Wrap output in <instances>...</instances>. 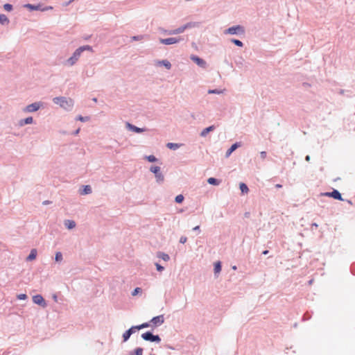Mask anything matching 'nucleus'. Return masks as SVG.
Wrapping results in <instances>:
<instances>
[{
  "instance_id": "obj_17",
  "label": "nucleus",
  "mask_w": 355,
  "mask_h": 355,
  "mask_svg": "<svg viewBox=\"0 0 355 355\" xmlns=\"http://www.w3.org/2000/svg\"><path fill=\"white\" fill-rule=\"evenodd\" d=\"M214 130V125H211V126H209V127H208V128H205V129L202 131V132H201L200 135H201L202 137H205V136H206V135H207L210 131H212V130Z\"/></svg>"
},
{
  "instance_id": "obj_3",
  "label": "nucleus",
  "mask_w": 355,
  "mask_h": 355,
  "mask_svg": "<svg viewBox=\"0 0 355 355\" xmlns=\"http://www.w3.org/2000/svg\"><path fill=\"white\" fill-rule=\"evenodd\" d=\"M141 337L145 340H148L151 342H160L161 339L159 336H154L150 332H146L142 334Z\"/></svg>"
},
{
  "instance_id": "obj_50",
  "label": "nucleus",
  "mask_w": 355,
  "mask_h": 355,
  "mask_svg": "<svg viewBox=\"0 0 355 355\" xmlns=\"http://www.w3.org/2000/svg\"><path fill=\"white\" fill-rule=\"evenodd\" d=\"M234 270H236V266H233L232 268Z\"/></svg>"
},
{
  "instance_id": "obj_4",
  "label": "nucleus",
  "mask_w": 355,
  "mask_h": 355,
  "mask_svg": "<svg viewBox=\"0 0 355 355\" xmlns=\"http://www.w3.org/2000/svg\"><path fill=\"white\" fill-rule=\"evenodd\" d=\"M243 33L244 29L242 26H241L239 25L230 27L225 31V33L232 34V35H234V34H237V33Z\"/></svg>"
},
{
  "instance_id": "obj_25",
  "label": "nucleus",
  "mask_w": 355,
  "mask_h": 355,
  "mask_svg": "<svg viewBox=\"0 0 355 355\" xmlns=\"http://www.w3.org/2000/svg\"><path fill=\"white\" fill-rule=\"evenodd\" d=\"M33 117L29 116V117L26 118L23 121H21L20 124L21 125L31 124L33 123Z\"/></svg>"
},
{
  "instance_id": "obj_6",
  "label": "nucleus",
  "mask_w": 355,
  "mask_h": 355,
  "mask_svg": "<svg viewBox=\"0 0 355 355\" xmlns=\"http://www.w3.org/2000/svg\"><path fill=\"white\" fill-rule=\"evenodd\" d=\"M322 195L325 196L334 198V199H336V200H343L341 194L339 193L338 191L335 190V189L331 192H326L324 193H322Z\"/></svg>"
},
{
  "instance_id": "obj_12",
  "label": "nucleus",
  "mask_w": 355,
  "mask_h": 355,
  "mask_svg": "<svg viewBox=\"0 0 355 355\" xmlns=\"http://www.w3.org/2000/svg\"><path fill=\"white\" fill-rule=\"evenodd\" d=\"M151 322L153 324H154L155 325H157V324L160 325V324H162L164 322L163 315H158V316L154 317L151 320Z\"/></svg>"
},
{
  "instance_id": "obj_11",
  "label": "nucleus",
  "mask_w": 355,
  "mask_h": 355,
  "mask_svg": "<svg viewBox=\"0 0 355 355\" xmlns=\"http://www.w3.org/2000/svg\"><path fill=\"white\" fill-rule=\"evenodd\" d=\"M33 301L35 304H40V305H45L44 298L40 295H37L33 296Z\"/></svg>"
},
{
  "instance_id": "obj_19",
  "label": "nucleus",
  "mask_w": 355,
  "mask_h": 355,
  "mask_svg": "<svg viewBox=\"0 0 355 355\" xmlns=\"http://www.w3.org/2000/svg\"><path fill=\"white\" fill-rule=\"evenodd\" d=\"M0 23L1 24H8L9 23V19L5 15L0 14Z\"/></svg>"
},
{
  "instance_id": "obj_47",
  "label": "nucleus",
  "mask_w": 355,
  "mask_h": 355,
  "mask_svg": "<svg viewBox=\"0 0 355 355\" xmlns=\"http://www.w3.org/2000/svg\"><path fill=\"white\" fill-rule=\"evenodd\" d=\"M268 253V250H265L263 252V254H267Z\"/></svg>"
},
{
  "instance_id": "obj_48",
  "label": "nucleus",
  "mask_w": 355,
  "mask_h": 355,
  "mask_svg": "<svg viewBox=\"0 0 355 355\" xmlns=\"http://www.w3.org/2000/svg\"><path fill=\"white\" fill-rule=\"evenodd\" d=\"M79 131H80V129H78V130L75 132V135H78V132H79Z\"/></svg>"
},
{
  "instance_id": "obj_29",
  "label": "nucleus",
  "mask_w": 355,
  "mask_h": 355,
  "mask_svg": "<svg viewBox=\"0 0 355 355\" xmlns=\"http://www.w3.org/2000/svg\"><path fill=\"white\" fill-rule=\"evenodd\" d=\"M25 7L29 8L31 10H38L39 9V6H34V5L29 4V3L28 4H26Z\"/></svg>"
},
{
  "instance_id": "obj_7",
  "label": "nucleus",
  "mask_w": 355,
  "mask_h": 355,
  "mask_svg": "<svg viewBox=\"0 0 355 355\" xmlns=\"http://www.w3.org/2000/svg\"><path fill=\"white\" fill-rule=\"evenodd\" d=\"M150 171L155 175V177L157 178V180L162 181L164 180V177L160 173V168L159 166H151Z\"/></svg>"
},
{
  "instance_id": "obj_42",
  "label": "nucleus",
  "mask_w": 355,
  "mask_h": 355,
  "mask_svg": "<svg viewBox=\"0 0 355 355\" xmlns=\"http://www.w3.org/2000/svg\"><path fill=\"white\" fill-rule=\"evenodd\" d=\"M260 156H261V159H264L266 157V152L261 151L260 153Z\"/></svg>"
},
{
  "instance_id": "obj_49",
  "label": "nucleus",
  "mask_w": 355,
  "mask_h": 355,
  "mask_svg": "<svg viewBox=\"0 0 355 355\" xmlns=\"http://www.w3.org/2000/svg\"><path fill=\"white\" fill-rule=\"evenodd\" d=\"M309 159H310L309 156V155H307V156L306 157V159L307 161H309Z\"/></svg>"
},
{
  "instance_id": "obj_34",
  "label": "nucleus",
  "mask_w": 355,
  "mask_h": 355,
  "mask_svg": "<svg viewBox=\"0 0 355 355\" xmlns=\"http://www.w3.org/2000/svg\"><path fill=\"white\" fill-rule=\"evenodd\" d=\"M77 120L80 121L82 122H85V121H89V116L84 117V116H78L77 117Z\"/></svg>"
},
{
  "instance_id": "obj_1",
  "label": "nucleus",
  "mask_w": 355,
  "mask_h": 355,
  "mask_svg": "<svg viewBox=\"0 0 355 355\" xmlns=\"http://www.w3.org/2000/svg\"><path fill=\"white\" fill-rule=\"evenodd\" d=\"M54 103L59 105L64 110H70L73 106V101L65 97H55L53 99Z\"/></svg>"
},
{
  "instance_id": "obj_46",
  "label": "nucleus",
  "mask_w": 355,
  "mask_h": 355,
  "mask_svg": "<svg viewBox=\"0 0 355 355\" xmlns=\"http://www.w3.org/2000/svg\"><path fill=\"white\" fill-rule=\"evenodd\" d=\"M139 38L141 39L142 37L141 36V37H133V40H138Z\"/></svg>"
},
{
  "instance_id": "obj_30",
  "label": "nucleus",
  "mask_w": 355,
  "mask_h": 355,
  "mask_svg": "<svg viewBox=\"0 0 355 355\" xmlns=\"http://www.w3.org/2000/svg\"><path fill=\"white\" fill-rule=\"evenodd\" d=\"M55 259L56 261H61L62 260V253L60 252H56Z\"/></svg>"
},
{
  "instance_id": "obj_9",
  "label": "nucleus",
  "mask_w": 355,
  "mask_h": 355,
  "mask_svg": "<svg viewBox=\"0 0 355 355\" xmlns=\"http://www.w3.org/2000/svg\"><path fill=\"white\" fill-rule=\"evenodd\" d=\"M41 104L40 103H34L28 105L25 110L28 112H35L40 109Z\"/></svg>"
},
{
  "instance_id": "obj_31",
  "label": "nucleus",
  "mask_w": 355,
  "mask_h": 355,
  "mask_svg": "<svg viewBox=\"0 0 355 355\" xmlns=\"http://www.w3.org/2000/svg\"><path fill=\"white\" fill-rule=\"evenodd\" d=\"M161 64H162L164 67H166L168 69H171V63L167 60H162L160 62Z\"/></svg>"
},
{
  "instance_id": "obj_21",
  "label": "nucleus",
  "mask_w": 355,
  "mask_h": 355,
  "mask_svg": "<svg viewBox=\"0 0 355 355\" xmlns=\"http://www.w3.org/2000/svg\"><path fill=\"white\" fill-rule=\"evenodd\" d=\"M239 187L243 193H247L249 191L248 187L245 183H240Z\"/></svg>"
},
{
  "instance_id": "obj_27",
  "label": "nucleus",
  "mask_w": 355,
  "mask_h": 355,
  "mask_svg": "<svg viewBox=\"0 0 355 355\" xmlns=\"http://www.w3.org/2000/svg\"><path fill=\"white\" fill-rule=\"evenodd\" d=\"M91 192H92L91 187L89 186V185H86L84 187V190H83V191L81 193L82 194H88V193H90Z\"/></svg>"
},
{
  "instance_id": "obj_8",
  "label": "nucleus",
  "mask_w": 355,
  "mask_h": 355,
  "mask_svg": "<svg viewBox=\"0 0 355 355\" xmlns=\"http://www.w3.org/2000/svg\"><path fill=\"white\" fill-rule=\"evenodd\" d=\"M180 39H176L175 37H169L166 39H160V42L166 45L173 44L178 42Z\"/></svg>"
},
{
  "instance_id": "obj_23",
  "label": "nucleus",
  "mask_w": 355,
  "mask_h": 355,
  "mask_svg": "<svg viewBox=\"0 0 355 355\" xmlns=\"http://www.w3.org/2000/svg\"><path fill=\"white\" fill-rule=\"evenodd\" d=\"M221 270V264L220 261L216 262L214 264L215 273H219Z\"/></svg>"
},
{
  "instance_id": "obj_38",
  "label": "nucleus",
  "mask_w": 355,
  "mask_h": 355,
  "mask_svg": "<svg viewBox=\"0 0 355 355\" xmlns=\"http://www.w3.org/2000/svg\"><path fill=\"white\" fill-rule=\"evenodd\" d=\"M223 92L220 91V90H218V89H209L208 91V93L209 94H221Z\"/></svg>"
},
{
  "instance_id": "obj_13",
  "label": "nucleus",
  "mask_w": 355,
  "mask_h": 355,
  "mask_svg": "<svg viewBox=\"0 0 355 355\" xmlns=\"http://www.w3.org/2000/svg\"><path fill=\"white\" fill-rule=\"evenodd\" d=\"M135 328H133V327H132L130 329H129L128 330H127L123 334V340L124 341H127L130 336H131L132 334H133L135 332Z\"/></svg>"
},
{
  "instance_id": "obj_20",
  "label": "nucleus",
  "mask_w": 355,
  "mask_h": 355,
  "mask_svg": "<svg viewBox=\"0 0 355 355\" xmlns=\"http://www.w3.org/2000/svg\"><path fill=\"white\" fill-rule=\"evenodd\" d=\"M207 182L210 184L218 185L220 184V181L214 178H209L207 180Z\"/></svg>"
},
{
  "instance_id": "obj_16",
  "label": "nucleus",
  "mask_w": 355,
  "mask_h": 355,
  "mask_svg": "<svg viewBox=\"0 0 355 355\" xmlns=\"http://www.w3.org/2000/svg\"><path fill=\"white\" fill-rule=\"evenodd\" d=\"M64 225L68 229H73L76 226V223L73 220H67L64 221Z\"/></svg>"
},
{
  "instance_id": "obj_39",
  "label": "nucleus",
  "mask_w": 355,
  "mask_h": 355,
  "mask_svg": "<svg viewBox=\"0 0 355 355\" xmlns=\"http://www.w3.org/2000/svg\"><path fill=\"white\" fill-rule=\"evenodd\" d=\"M141 288H139V287H137V288H136L133 291V292H132V295L133 296H135V295H137L139 293H140V292H141Z\"/></svg>"
},
{
  "instance_id": "obj_45",
  "label": "nucleus",
  "mask_w": 355,
  "mask_h": 355,
  "mask_svg": "<svg viewBox=\"0 0 355 355\" xmlns=\"http://www.w3.org/2000/svg\"><path fill=\"white\" fill-rule=\"evenodd\" d=\"M282 184H277L275 185V187H276V188H278V189H279V188H282Z\"/></svg>"
},
{
  "instance_id": "obj_15",
  "label": "nucleus",
  "mask_w": 355,
  "mask_h": 355,
  "mask_svg": "<svg viewBox=\"0 0 355 355\" xmlns=\"http://www.w3.org/2000/svg\"><path fill=\"white\" fill-rule=\"evenodd\" d=\"M239 145L237 143L234 144L226 152V157H229L232 153V152L239 147Z\"/></svg>"
},
{
  "instance_id": "obj_14",
  "label": "nucleus",
  "mask_w": 355,
  "mask_h": 355,
  "mask_svg": "<svg viewBox=\"0 0 355 355\" xmlns=\"http://www.w3.org/2000/svg\"><path fill=\"white\" fill-rule=\"evenodd\" d=\"M127 127H128L130 130H132V131H134V132H137V133H140V132H142L145 131V130H144V129H142V128H138V127H136V126H135V125H132V124H130V123H127Z\"/></svg>"
},
{
  "instance_id": "obj_36",
  "label": "nucleus",
  "mask_w": 355,
  "mask_h": 355,
  "mask_svg": "<svg viewBox=\"0 0 355 355\" xmlns=\"http://www.w3.org/2000/svg\"><path fill=\"white\" fill-rule=\"evenodd\" d=\"M146 159L150 162H155L157 161V158L154 156V155H149L146 157Z\"/></svg>"
},
{
  "instance_id": "obj_26",
  "label": "nucleus",
  "mask_w": 355,
  "mask_h": 355,
  "mask_svg": "<svg viewBox=\"0 0 355 355\" xmlns=\"http://www.w3.org/2000/svg\"><path fill=\"white\" fill-rule=\"evenodd\" d=\"M149 327V324L147 323V322H145V323H143L140 325H137V326H133V328H135V329H144V328H146V327Z\"/></svg>"
},
{
  "instance_id": "obj_43",
  "label": "nucleus",
  "mask_w": 355,
  "mask_h": 355,
  "mask_svg": "<svg viewBox=\"0 0 355 355\" xmlns=\"http://www.w3.org/2000/svg\"><path fill=\"white\" fill-rule=\"evenodd\" d=\"M156 268L158 271H162L164 270V267H162L158 263H156Z\"/></svg>"
},
{
  "instance_id": "obj_24",
  "label": "nucleus",
  "mask_w": 355,
  "mask_h": 355,
  "mask_svg": "<svg viewBox=\"0 0 355 355\" xmlns=\"http://www.w3.org/2000/svg\"><path fill=\"white\" fill-rule=\"evenodd\" d=\"M166 146L170 149L176 150L177 148H178L180 147V145L178 144H175V143H168L166 144Z\"/></svg>"
},
{
  "instance_id": "obj_10",
  "label": "nucleus",
  "mask_w": 355,
  "mask_h": 355,
  "mask_svg": "<svg viewBox=\"0 0 355 355\" xmlns=\"http://www.w3.org/2000/svg\"><path fill=\"white\" fill-rule=\"evenodd\" d=\"M191 59L194 62H196L198 66H200L201 67H205L206 62H205V61L204 60H202V59H201L199 57L196 56V55H191Z\"/></svg>"
},
{
  "instance_id": "obj_22",
  "label": "nucleus",
  "mask_w": 355,
  "mask_h": 355,
  "mask_svg": "<svg viewBox=\"0 0 355 355\" xmlns=\"http://www.w3.org/2000/svg\"><path fill=\"white\" fill-rule=\"evenodd\" d=\"M157 257L165 261H168L170 259L169 256L167 254L163 252H159Z\"/></svg>"
},
{
  "instance_id": "obj_28",
  "label": "nucleus",
  "mask_w": 355,
  "mask_h": 355,
  "mask_svg": "<svg viewBox=\"0 0 355 355\" xmlns=\"http://www.w3.org/2000/svg\"><path fill=\"white\" fill-rule=\"evenodd\" d=\"M78 49H81V53L84 51H92V48L89 46V45H85V46H80L78 48Z\"/></svg>"
},
{
  "instance_id": "obj_37",
  "label": "nucleus",
  "mask_w": 355,
  "mask_h": 355,
  "mask_svg": "<svg viewBox=\"0 0 355 355\" xmlns=\"http://www.w3.org/2000/svg\"><path fill=\"white\" fill-rule=\"evenodd\" d=\"M142 354H143L142 348L139 347L135 350V355H142Z\"/></svg>"
},
{
  "instance_id": "obj_40",
  "label": "nucleus",
  "mask_w": 355,
  "mask_h": 355,
  "mask_svg": "<svg viewBox=\"0 0 355 355\" xmlns=\"http://www.w3.org/2000/svg\"><path fill=\"white\" fill-rule=\"evenodd\" d=\"M27 296L26 294H19L18 296H17V298L19 300H25L26 299Z\"/></svg>"
},
{
  "instance_id": "obj_32",
  "label": "nucleus",
  "mask_w": 355,
  "mask_h": 355,
  "mask_svg": "<svg viewBox=\"0 0 355 355\" xmlns=\"http://www.w3.org/2000/svg\"><path fill=\"white\" fill-rule=\"evenodd\" d=\"M183 200H184V196L181 194L178 195L175 197V202L178 203H181V202H182Z\"/></svg>"
},
{
  "instance_id": "obj_44",
  "label": "nucleus",
  "mask_w": 355,
  "mask_h": 355,
  "mask_svg": "<svg viewBox=\"0 0 355 355\" xmlns=\"http://www.w3.org/2000/svg\"><path fill=\"white\" fill-rule=\"evenodd\" d=\"M199 229H200V226L198 225V226H196L195 227H193V230L196 231V230H199Z\"/></svg>"
},
{
  "instance_id": "obj_2",
  "label": "nucleus",
  "mask_w": 355,
  "mask_h": 355,
  "mask_svg": "<svg viewBox=\"0 0 355 355\" xmlns=\"http://www.w3.org/2000/svg\"><path fill=\"white\" fill-rule=\"evenodd\" d=\"M197 23H194V22H190V23H187V24L178 28H176L175 30H173V31H171L168 34L170 35H177V34H180V33H183L187 28H192V27H195L196 26H197Z\"/></svg>"
},
{
  "instance_id": "obj_18",
  "label": "nucleus",
  "mask_w": 355,
  "mask_h": 355,
  "mask_svg": "<svg viewBox=\"0 0 355 355\" xmlns=\"http://www.w3.org/2000/svg\"><path fill=\"white\" fill-rule=\"evenodd\" d=\"M36 255H37V250L35 249H33L31 251L30 254L28 256L27 260L28 261L34 260L35 259V257H36Z\"/></svg>"
},
{
  "instance_id": "obj_5",
  "label": "nucleus",
  "mask_w": 355,
  "mask_h": 355,
  "mask_svg": "<svg viewBox=\"0 0 355 355\" xmlns=\"http://www.w3.org/2000/svg\"><path fill=\"white\" fill-rule=\"evenodd\" d=\"M81 54V49H77L73 53V55L67 60V62L69 65H73L78 60Z\"/></svg>"
},
{
  "instance_id": "obj_33",
  "label": "nucleus",
  "mask_w": 355,
  "mask_h": 355,
  "mask_svg": "<svg viewBox=\"0 0 355 355\" xmlns=\"http://www.w3.org/2000/svg\"><path fill=\"white\" fill-rule=\"evenodd\" d=\"M232 42H233L234 44H236L238 46H243V43L241 41L236 40V39H232Z\"/></svg>"
},
{
  "instance_id": "obj_35",
  "label": "nucleus",
  "mask_w": 355,
  "mask_h": 355,
  "mask_svg": "<svg viewBox=\"0 0 355 355\" xmlns=\"http://www.w3.org/2000/svg\"><path fill=\"white\" fill-rule=\"evenodd\" d=\"M3 8L6 11H11L12 9V6L9 3H6L4 4Z\"/></svg>"
},
{
  "instance_id": "obj_41",
  "label": "nucleus",
  "mask_w": 355,
  "mask_h": 355,
  "mask_svg": "<svg viewBox=\"0 0 355 355\" xmlns=\"http://www.w3.org/2000/svg\"><path fill=\"white\" fill-rule=\"evenodd\" d=\"M187 241V238L186 236H181L180 239V242L181 243H185Z\"/></svg>"
}]
</instances>
